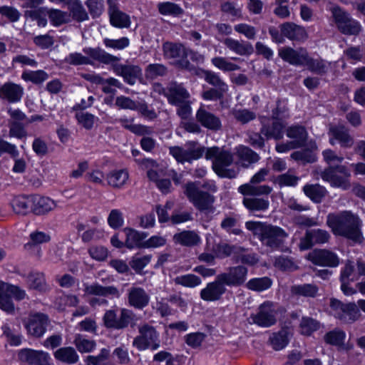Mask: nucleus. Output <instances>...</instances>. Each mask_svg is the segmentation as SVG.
<instances>
[{"label":"nucleus","instance_id":"nucleus-1","mask_svg":"<svg viewBox=\"0 0 365 365\" xmlns=\"http://www.w3.org/2000/svg\"><path fill=\"white\" fill-rule=\"evenodd\" d=\"M327 225L335 236H340L354 242H361V221L350 210L329 213Z\"/></svg>","mask_w":365,"mask_h":365},{"label":"nucleus","instance_id":"nucleus-2","mask_svg":"<svg viewBox=\"0 0 365 365\" xmlns=\"http://www.w3.org/2000/svg\"><path fill=\"white\" fill-rule=\"evenodd\" d=\"M279 57L285 62L294 66L307 67L312 73L319 75L325 74L327 66L322 59H314L309 55L306 48L294 49L285 46L279 50Z\"/></svg>","mask_w":365,"mask_h":365},{"label":"nucleus","instance_id":"nucleus-3","mask_svg":"<svg viewBox=\"0 0 365 365\" xmlns=\"http://www.w3.org/2000/svg\"><path fill=\"white\" fill-rule=\"evenodd\" d=\"M279 30L271 26L268 28L272 42L281 44L285 42V38L292 41L304 42L308 38L305 28L292 21H287L279 26Z\"/></svg>","mask_w":365,"mask_h":365},{"label":"nucleus","instance_id":"nucleus-4","mask_svg":"<svg viewBox=\"0 0 365 365\" xmlns=\"http://www.w3.org/2000/svg\"><path fill=\"white\" fill-rule=\"evenodd\" d=\"M329 307L334 312V316L341 322L354 323L361 317L360 310L365 313V299H360L357 304L354 302L344 303L336 298H331Z\"/></svg>","mask_w":365,"mask_h":365},{"label":"nucleus","instance_id":"nucleus-5","mask_svg":"<svg viewBox=\"0 0 365 365\" xmlns=\"http://www.w3.org/2000/svg\"><path fill=\"white\" fill-rule=\"evenodd\" d=\"M184 194L192 205L200 212H212L215 197L208 191L198 187V182L189 181L184 185Z\"/></svg>","mask_w":365,"mask_h":365},{"label":"nucleus","instance_id":"nucleus-6","mask_svg":"<svg viewBox=\"0 0 365 365\" xmlns=\"http://www.w3.org/2000/svg\"><path fill=\"white\" fill-rule=\"evenodd\" d=\"M135 317V313L126 308L114 307L105 312L103 316V324L107 329L121 330L132 325Z\"/></svg>","mask_w":365,"mask_h":365},{"label":"nucleus","instance_id":"nucleus-7","mask_svg":"<svg viewBox=\"0 0 365 365\" xmlns=\"http://www.w3.org/2000/svg\"><path fill=\"white\" fill-rule=\"evenodd\" d=\"M332 16L339 32L346 36H358L362 31L360 22L353 19L341 6L336 5L331 10Z\"/></svg>","mask_w":365,"mask_h":365},{"label":"nucleus","instance_id":"nucleus-8","mask_svg":"<svg viewBox=\"0 0 365 365\" xmlns=\"http://www.w3.org/2000/svg\"><path fill=\"white\" fill-rule=\"evenodd\" d=\"M50 324L48 316L41 312L30 313L29 317L23 320L27 334L35 338L42 337Z\"/></svg>","mask_w":365,"mask_h":365},{"label":"nucleus","instance_id":"nucleus-9","mask_svg":"<svg viewBox=\"0 0 365 365\" xmlns=\"http://www.w3.org/2000/svg\"><path fill=\"white\" fill-rule=\"evenodd\" d=\"M287 237V234L284 229L267 224L262 229V233L259 239L263 244L271 249L278 250L282 246Z\"/></svg>","mask_w":365,"mask_h":365},{"label":"nucleus","instance_id":"nucleus-10","mask_svg":"<svg viewBox=\"0 0 365 365\" xmlns=\"http://www.w3.org/2000/svg\"><path fill=\"white\" fill-rule=\"evenodd\" d=\"M336 173L343 174L345 177L350 176V172L346 166L343 165H336L329 166L325 168L321 173L322 179L324 182L330 183L333 187L346 188L349 183L347 179L344 177L336 175Z\"/></svg>","mask_w":365,"mask_h":365},{"label":"nucleus","instance_id":"nucleus-11","mask_svg":"<svg viewBox=\"0 0 365 365\" xmlns=\"http://www.w3.org/2000/svg\"><path fill=\"white\" fill-rule=\"evenodd\" d=\"M138 351L150 349L155 351L160 347L159 334L156 329L148 324L138 327Z\"/></svg>","mask_w":365,"mask_h":365},{"label":"nucleus","instance_id":"nucleus-12","mask_svg":"<svg viewBox=\"0 0 365 365\" xmlns=\"http://www.w3.org/2000/svg\"><path fill=\"white\" fill-rule=\"evenodd\" d=\"M308 259L314 265L319 267H336L339 264L338 255L327 249L313 250L309 253Z\"/></svg>","mask_w":365,"mask_h":365},{"label":"nucleus","instance_id":"nucleus-13","mask_svg":"<svg viewBox=\"0 0 365 365\" xmlns=\"http://www.w3.org/2000/svg\"><path fill=\"white\" fill-rule=\"evenodd\" d=\"M330 237V234L325 230L319 228L307 230L304 236L299 240V250H308L316 244H324L329 241Z\"/></svg>","mask_w":365,"mask_h":365},{"label":"nucleus","instance_id":"nucleus-14","mask_svg":"<svg viewBox=\"0 0 365 365\" xmlns=\"http://www.w3.org/2000/svg\"><path fill=\"white\" fill-rule=\"evenodd\" d=\"M227 286L218 274L215 281L208 282L200 292V298L205 302H216L220 300L226 292Z\"/></svg>","mask_w":365,"mask_h":365},{"label":"nucleus","instance_id":"nucleus-15","mask_svg":"<svg viewBox=\"0 0 365 365\" xmlns=\"http://www.w3.org/2000/svg\"><path fill=\"white\" fill-rule=\"evenodd\" d=\"M253 322L258 327L268 328L277 322L275 311L270 302H264L259 305L257 313L252 317Z\"/></svg>","mask_w":365,"mask_h":365},{"label":"nucleus","instance_id":"nucleus-16","mask_svg":"<svg viewBox=\"0 0 365 365\" xmlns=\"http://www.w3.org/2000/svg\"><path fill=\"white\" fill-rule=\"evenodd\" d=\"M355 267L352 262H347L345 265L341 268L339 281L341 283V290L346 296H351L356 293V290L350 286V282L357 280L356 277Z\"/></svg>","mask_w":365,"mask_h":365},{"label":"nucleus","instance_id":"nucleus-17","mask_svg":"<svg viewBox=\"0 0 365 365\" xmlns=\"http://www.w3.org/2000/svg\"><path fill=\"white\" fill-rule=\"evenodd\" d=\"M247 272L246 267L238 265L230 267L228 272H223L219 275L227 286L239 287L245 282Z\"/></svg>","mask_w":365,"mask_h":365},{"label":"nucleus","instance_id":"nucleus-18","mask_svg":"<svg viewBox=\"0 0 365 365\" xmlns=\"http://www.w3.org/2000/svg\"><path fill=\"white\" fill-rule=\"evenodd\" d=\"M197 122L203 128L212 130L218 131L221 130L222 125L220 118L203 107L200 106L195 114Z\"/></svg>","mask_w":365,"mask_h":365},{"label":"nucleus","instance_id":"nucleus-19","mask_svg":"<svg viewBox=\"0 0 365 365\" xmlns=\"http://www.w3.org/2000/svg\"><path fill=\"white\" fill-rule=\"evenodd\" d=\"M163 95L172 106H179L190 98L187 90L176 82L172 83L166 90L163 89Z\"/></svg>","mask_w":365,"mask_h":365},{"label":"nucleus","instance_id":"nucleus-20","mask_svg":"<svg viewBox=\"0 0 365 365\" xmlns=\"http://www.w3.org/2000/svg\"><path fill=\"white\" fill-rule=\"evenodd\" d=\"M19 358L30 365H50L51 361V356L47 352L33 349L21 350Z\"/></svg>","mask_w":365,"mask_h":365},{"label":"nucleus","instance_id":"nucleus-21","mask_svg":"<svg viewBox=\"0 0 365 365\" xmlns=\"http://www.w3.org/2000/svg\"><path fill=\"white\" fill-rule=\"evenodd\" d=\"M24 95V88L13 82H6L0 86V99L9 103L21 101Z\"/></svg>","mask_w":365,"mask_h":365},{"label":"nucleus","instance_id":"nucleus-22","mask_svg":"<svg viewBox=\"0 0 365 365\" xmlns=\"http://www.w3.org/2000/svg\"><path fill=\"white\" fill-rule=\"evenodd\" d=\"M286 135L289 138L294 140L291 141L294 148H302L307 144L308 133L304 125L294 124L289 126L286 130Z\"/></svg>","mask_w":365,"mask_h":365},{"label":"nucleus","instance_id":"nucleus-23","mask_svg":"<svg viewBox=\"0 0 365 365\" xmlns=\"http://www.w3.org/2000/svg\"><path fill=\"white\" fill-rule=\"evenodd\" d=\"M22 277L25 279L29 289L40 292H46L50 289L43 272L31 271L28 274H23Z\"/></svg>","mask_w":365,"mask_h":365},{"label":"nucleus","instance_id":"nucleus-24","mask_svg":"<svg viewBox=\"0 0 365 365\" xmlns=\"http://www.w3.org/2000/svg\"><path fill=\"white\" fill-rule=\"evenodd\" d=\"M317 149L314 141H310L308 147H305L300 150H297L291 154V158L302 165L312 164L317 161V154L314 150Z\"/></svg>","mask_w":365,"mask_h":365},{"label":"nucleus","instance_id":"nucleus-25","mask_svg":"<svg viewBox=\"0 0 365 365\" xmlns=\"http://www.w3.org/2000/svg\"><path fill=\"white\" fill-rule=\"evenodd\" d=\"M285 124L283 120H272L271 125L264 124L261 127V133L267 140H279L283 138Z\"/></svg>","mask_w":365,"mask_h":365},{"label":"nucleus","instance_id":"nucleus-26","mask_svg":"<svg viewBox=\"0 0 365 365\" xmlns=\"http://www.w3.org/2000/svg\"><path fill=\"white\" fill-rule=\"evenodd\" d=\"M84 292L88 295H96L99 297H118L120 293L114 286L103 287L97 282L91 284H84Z\"/></svg>","mask_w":365,"mask_h":365},{"label":"nucleus","instance_id":"nucleus-27","mask_svg":"<svg viewBox=\"0 0 365 365\" xmlns=\"http://www.w3.org/2000/svg\"><path fill=\"white\" fill-rule=\"evenodd\" d=\"M108 3L111 24L119 28L128 27L130 25V19L128 15L118 10L115 0H108Z\"/></svg>","mask_w":365,"mask_h":365},{"label":"nucleus","instance_id":"nucleus-28","mask_svg":"<svg viewBox=\"0 0 365 365\" xmlns=\"http://www.w3.org/2000/svg\"><path fill=\"white\" fill-rule=\"evenodd\" d=\"M163 51L168 58H187V48L180 42L166 41L163 44Z\"/></svg>","mask_w":365,"mask_h":365},{"label":"nucleus","instance_id":"nucleus-29","mask_svg":"<svg viewBox=\"0 0 365 365\" xmlns=\"http://www.w3.org/2000/svg\"><path fill=\"white\" fill-rule=\"evenodd\" d=\"M32 201V212L38 215H45L56 206L55 201L48 197L33 195Z\"/></svg>","mask_w":365,"mask_h":365},{"label":"nucleus","instance_id":"nucleus-30","mask_svg":"<svg viewBox=\"0 0 365 365\" xmlns=\"http://www.w3.org/2000/svg\"><path fill=\"white\" fill-rule=\"evenodd\" d=\"M33 195H19L11 201L13 211L17 215H26L32 212Z\"/></svg>","mask_w":365,"mask_h":365},{"label":"nucleus","instance_id":"nucleus-31","mask_svg":"<svg viewBox=\"0 0 365 365\" xmlns=\"http://www.w3.org/2000/svg\"><path fill=\"white\" fill-rule=\"evenodd\" d=\"M83 51L84 53L89 56L92 59L105 64L113 63L120 60V58L109 54L98 47H86L83 48Z\"/></svg>","mask_w":365,"mask_h":365},{"label":"nucleus","instance_id":"nucleus-32","mask_svg":"<svg viewBox=\"0 0 365 365\" xmlns=\"http://www.w3.org/2000/svg\"><path fill=\"white\" fill-rule=\"evenodd\" d=\"M272 349L280 351L284 349L289 342V331L287 327H282L277 332H273L269 338Z\"/></svg>","mask_w":365,"mask_h":365},{"label":"nucleus","instance_id":"nucleus-33","mask_svg":"<svg viewBox=\"0 0 365 365\" xmlns=\"http://www.w3.org/2000/svg\"><path fill=\"white\" fill-rule=\"evenodd\" d=\"M66 4L71 21L73 19L77 22H83L88 19V14L80 0H68Z\"/></svg>","mask_w":365,"mask_h":365},{"label":"nucleus","instance_id":"nucleus-34","mask_svg":"<svg viewBox=\"0 0 365 365\" xmlns=\"http://www.w3.org/2000/svg\"><path fill=\"white\" fill-rule=\"evenodd\" d=\"M238 192L244 197H253L262 195H268L271 192L272 188L267 185L255 186L250 182L241 185L237 188Z\"/></svg>","mask_w":365,"mask_h":365},{"label":"nucleus","instance_id":"nucleus-35","mask_svg":"<svg viewBox=\"0 0 365 365\" xmlns=\"http://www.w3.org/2000/svg\"><path fill=\"white\" fill-rule=\"evenodd\" d=\"M224 43L230 51L240 56H250L254 52L252 45L248 41L240 43L238 40L227 38Z\"/></svg>","mask_w":365,"mask_h":365},{"label":"nucleus","instance_id":"nucleus-36","mask_svg":"<svg viewBox=\"0 0 365 365\" xmlns=\"http://www.w3.org/2000/svg\"><path fill=\"white\" fill-rule=\"evenodd\" d=\"M321 322L309 316H302L300 320L299 328V333L304 336H311L314 332L321 329Z\"/></svg>","mask_w":365,"mask_h":365},{"label":"nucleus","instance_id":"nucleus-37","mask_svg":"<svg viewBox=\"0 0 365 365\" xmlns=\"http://www.w3.org/2000/svg\"><path fill=\"white\" fill-rule=\"evenodd\" d=\"M0 309L8 314H14L15 306L9 292V284L0 281Z\"/></svg>","mask_w":365,"mask_h":365},{"label":"nucleus","instance_id":"nucleus-38","mask_svg":"<svg viewBox=\"0 0 365 365\" xmlns=\"http://www.w3.org/2000/svg\"><path fill=\"white\" fill-rule=\"evenodd\" d=\"M54 357L58 361L71 365L76 364L79 360L76 349L71 346L61 347L54 352Z\"/></svg>","mask_w":365,"mask_h":365},{"label":"nucleus","instance_id":"nucleus-39","mask_svg":"<svg viewBox=\"0 0 365 365\" xmlns=\"http://www.w3.org/2000/svg\"><path fill=\"white\" fill-rule=\"evenodd\" d=\"M242 204L249 212L253 214L255 212L265 211L269 206V202L267 198L244 197Z\"/></svg>","mask_w":365,"mask_h":365},{"label":"nucleus","instance_id":"nucleus-40","mask_svg":"<svg viewBox=\"0 0 365 365\" xmlns=\"http://www.w3.org/2000/svg\"><path fill=\"white\" fill-rule=\"evenodd\" d=\"M305 195L314 203H320L327 194L326 188L319 184L305 185L303 187Z\"/></svg>","mask_w":365,"mask_h":365},{"label":"nucleus","instance_id":"nucleus-41","mask_svg":"<svg viewBox=\"0 0 365 365\" xmlns=\"http://www.w3.org/2000/svg\"><path fill=\"white\" fill-rule=\"evenodd\" d=\"M174 240L182 246L192 247L200 242V237L194 231L184 230L176 233L174 235Z\"/></svg>","mask_w":365,"mask_h":365},{"label":"nucleus","instance_id":"nucleus-42","mask_svg":"<svg viewBox=\"0 0 365 365\" xmlns=\"http://www.w3.org/2000/svg\"><path fill=\"white\" fill-rule=\"evenodd\" d=\"M318 290V287L313 284H294L290 289L292 295L304 297H315Z\"/></svg>","mask_w":365,"mask_h":365},{"label":"nucleus","instance_id":"nucleus-43","mask_svg":"<svg viewBox=\"0 0 365 365\" xmlns=\"http://www.w3.org/2000/svg\"><path fill=\"white\" fill-rule=\"evenodd\" d=\"M330 132L333 138L339 141L341 148H350L354 145V138L343 128L335 127L331 128Z\"/></svg>","mask_w":365,"mask_h":365},{"label":"nucleus","instance_id":"nucleus-44","mask_svg":"<svg viewBox=\"0 0 365 365\" xmlns=\"http://www.w3.org/2000/svg\"><path fill=\"white\" fill-rule=\"evenodd\" d=\"M346 333L340 329H334L327 331L324 336V342L336 346H344Z\"/></svg>","mask_w":365,"mask_h":365},{"label":"nucleus","instance_id":"nucleus-45","mask_svg":"<svg viewBox=\"0 0 365 365\" xmlns=\"http://www.w3.org/2000/svg\"><path fill=\"white\" fill-rule=\"evenodd\" d=\"M158 12L163 16H172L178 17L181 16L184 11L182 7L171 1H164L158 4Z\"/></svg>","mask_w":365,"mask_h":365},{"label":"nucleus","instance_id":"nucleus-46","mask_svg":"<svg viewBox=\"0 0 365 365\" xmlns=\"http://www.w3.org/2000/svg\"><path fill=\"white\" fill-rule=\"evenodd\" d=\"M272 285V280L269 277L252 278L247 283L248 289L259 292L267 290Z\"/></svg>","mask_w":365,"mask_h":365},{"label":"nucleus","instance_id":"nucleus-47","mask_svg":"<svg viewBox=\"0 0 365 365\" xmlns=\"http://www.w3.org/2000/svg\"><path fill=\"white\" fill-rule=\"evenodd\" d=\"M47 16L54 26H60L63 24L71 22V16L66 11L58 9H50L47 12Z\"/></svg>","mask_w":365,"mask_h":365},{"label":"nucleus","instance_id":"nucleus-48","mask_svg":"<svg viewBox=\"0 0 365 365\" xmlns=\"http://www.w3.org/2000/svg\"><path fill=\"white\" fill-rule=\"evenodd\" d=\"M115 70L129 84L133 85L135 83L137 80V68L135 66L118 65L115 66Z\"/></svg>","mask_w":365,"mask_h":365},{"label":"nucleus","instance_id":"nucleus-49","mask_svg":"<svg viewBox=\"0 0 365 365\" xmlns=\"http://www.w3.org/2000/svg\"><path fill=\"white\" fill-rule=\"evenodd\" d=\"M128 178V174L123 170H115L107 176L108 183L114 187H119L124 185Z\"/></svg>","mask_w":365,"mask_h":365},{"label":"nucleus","instance_id":"nucleus-50","mask_svg":"<svg viewBox=\"0 0 365 365\" xmlns=\"http://www.w3.org/2000/svg\"><path fill=\"white\" fill-rule=\"evenodd\" d=\"M21 78L26 81L41 84L48 78V74L43 70L29 71L23 72Z\"/></svg>","mask_w":365,"mask_h":365},{"label":"nucleus","instance_id":"nucleus-51","mask_svg":"<svg viewBox=\"0 0 365 365\" xmlns=\"http://www.w3.org/2000/svg\"><path fill=\"white\" fill-rule=\"evenodd\" d=\"M190 144L192 145V147H190L188 149L185 150L184 163H191L193 160L200 159L205 153V147L200 146L195 148L194 147L195 146L196 143L194 141H190Z\"/></svg>","mask_w":365,"mask_h":365},{"label":"nucleus","instance_id":"nucleus-52","mask_svg":"<svg viewBox=\"0 0 365 365\" xmlns=\"http://www.w3.org/2000/svg\"><path fill=\"white\" fill-rule=\"evenodd\" d=\"M211 63L214 66L223 72L235 71L240 68L237 64L228 61L225 58L221 56L212 58Z\"/></svg>","mask_w":365,"mask_h":365},{"label":"nucleus","instance_id":"nucleus-53","mask_svg":"<svg viewBox=\"0 0 365 365\" xmlns=\"http://www.w3.org/2000/svg\"><path fill=\"white\" fill-rule=\"evenodd\" d=\"M206 336L207 335L203 332H191L185 336V342L188 346L197 349L202 346Z\"/></svg>","mask_w":365,"mask_h":365},{"label":"nucleus","instance_id":"nucleus-54","mask_svg":"<svg viewBox=\"0 0 365 365\" xmlns=\"http://www.w3.org/2000/svg\"><path fill=\"white\" fill-rule=\"evenodd\" d=\"M175 283L185 287L193 288L200 285L202 282L201 279L193 274H187L177 277L175 280Z\"/></svg>","mask_w":365,"mask_h":365},{"label":"nucleus","instance_id":"nucleus-55","mask_svg":"<svg viewBox=\"0 0 365 365\" xmlns=\"http://www.w3.org/2000/svg\"><path fill=\"white\" fill-rule=\"evenodd\" d=\"M263 135L261 129L259 132H252L248 135L247 142L253 148L265 152V140Z\"/></svg>","mask_w":365,"mask_h":365},{"label":"nucleus","instance_id":"nucleus-56","mask_svg":"<svg viewBox=\"0 0 365 365\" xmlns=\"http://www.w3.org/2000/svg\"><path fill=\"white\" fill-rule=\"evenodd\" d=\"M3 335L11 346H19L21 342V335L11 329L9 324H6L1 327Z\"/></svg>","mask_w":365,"mask_h":365},{"label":"nucleus","instance_id":"nucleus-57","mask_svg":"<svg viewBox=\"0 0 365 365\" xmlns=\"http://www.w3.org/2000/svg\"><path fill=\"white\" fill-rule=\"evenodd\" d=\"M205 81L215 88H227L226 83L220 78L219 74L214 71L202 69Z\"/></svg>","mask_w":365,"mask_h":365},{"label":"nucleus","instance_id":"nucleus-58","mask_svg":"<svg viewBox=\"0 0 365 365\" xmlns=\"http://www.w3.org/2000/svg\"><path fill=\"white\" fill-rule=\"evenodd\" d=\"M220 10L225 14H230L232 19V21L241 19L242 18V10L240 8H236L235 4L230 1H226L221 4Z\"/></svg>","mask_w":365,"mask_h":365},{"label":"nucleus","instance_id":"nucleus-59","mask_svg":"<svg viewBox=\"0 0 365 365\" xmlns=\"http://www.w3.org/2000/svg\"><path fill=\"white\" fill-rule=\"evenodd\" d=\"M65 62L73 66L91 64V59L81 53L74 52L69 53L64 59Z\"/></svg>","mask_w":365,"mask_h":365},{"label":"nucleus","instance_id":"nucleus-60","mask_svg":"<svg viewBox=\"0 0 365 365\" xmlns=\"http://www.w3.org/2000/svg\"><path fill=\"white\" fill-rule=\"evenodd\" d=\"M76 118L84 128L91 130L93 127L96 118L88 112L80 111L76 113Z\"/></svg>","mask_w":365,"mask_h":365},{"label":"nucleus","instance_id":"nucleus-61","mask_svg":"<svg viewBox=\"0 0 365 365\" xmlns=\"http://www.w3.org/2000/svg\"><path fill=\"white\" fill-rule=\"evenodd\" d=\"M289 0H275V8L273 13L275 16L280 19H287L290 16V11L289 7Z\"/></svg>","mask_w":365,"mask_h":365},{"label":"nucleus","instance_id":"nucleus-62","mask_svg":"<svg viewBox=\"0 0 365 365\" xmlns=\"http://www.w3.org/2000/svg\"><path fill=\"white\" fill-rule=\"evenodd\" d=\"M232 163V156L228 152L225 150L220 151L217 159L214 160L212 164L213 170L222 167H227Z\"/></svg>","mask_w":365,"mask_h":365},{"label":"nucleus","instance_id":"nucleus-63","mask_svg":"<svg viewBox=\"0 0 365 365\" xmlns=\"http://www.w3.org/2000/svg\"><path fill=\"white\" fill-rule=\"evenodd\" d=\"M77 349L81 353L92 351L96 348V342L93 340L87 339L80 336L74 340Z\"/></svg>","mask_w":365,"mask_h":365},{"label":"nucleus","instance_id":"nucleus-64","mask_svg":"<svg viewBox=\"0 0 365 365\" xmlns=\"http://www.w3.org/2000/svg\"><path fill=\"white\" fill-rule=\"evenodd\" d=\"M167 73V68L160 63H153L148 66L145 69L147 78H155L158 76H163Z\"/></svg>","mask_w":365,"mask_h":365}]
</instances>
